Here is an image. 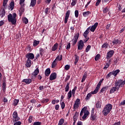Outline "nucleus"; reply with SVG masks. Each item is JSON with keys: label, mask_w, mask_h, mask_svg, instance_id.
<instances>
[{"label": "nucleus", "mask_w": 125, "mask_h": 125, "mask_svg": "<svg viewBox=\"0 0 125 125\" xmlns=\"http://www.w3.org/2000/svg\"><path fill=\"white\" fill-rule=\"evenodd\" d=\"M5 10L4 8H1L0 10V17L1 18H3L5 16Z\"/></svg>", "instance_id": "nucleus-12"}, {"label": "nucleus", "mask_w": 125, "mask_h": 125, "mask_svg": "<svg viewBox=\"0 0 125 125\" xmlns=\"http://www.w3.org/2000/svg\"><path fill=\"white\" fill-rule=\"evenodd\" d=\"M18 103H19V100H18V99H15L14 100L13 105L14 106H17V105H18Z\"/></svg>", "instance_id": "nucleus-36"}, {"label": "nucleus", "mask_w": 125, "mask_h": 125, "mask_svg": "<svg viewBox=\"0 0 125 125\" xmlns=\"http://www.w3.org/2000/svg\"><path fill=\"white\" fill-rule=\"evenodd\" d=\"M62 55H61V56H58L55 59H56V61H61V60H62Z\"/></svg>", "instance_id": "nucleus-41"}, {"label": "nucleus", "mask_w": 125, "mask_h": 125, "mask_svg": "<svg viewBox=\"0 0 125 125\" xmlns=\"http://www.w3.org/2000/svg\"><path fill=\"white\" fill-rule=\"evenodd\" d=\"M57 65V62H56V59L53 62L51 65V68H54Z\"/></svg>", "instance_id": "nucleus-28"}, {"label": "nucleus", "mask_w": 125, "mask_h": 125, "mask_svg": "<svg viewBox=\"0 0 125 125\" xmlns=\"http://www.w3.org/2000/svg\"><path fill=\"white\" fill-rule=\"evenodd\" d=\"M88 115H89V112L88 111V110H86L84 112V115L82 117L83 120H85V119L87 118V116H88Z\"/></svg>", "instance_id": "nucleus-21"}, {"label": "nucleus", "mask_w": 125, "mask_h": 125, "mask_svg": "<svg viewBox=\"0 0 125 125\" xmlns=\"http://www.w3.org/2000/svg\"><path fill=\"white\" fill-rule=\"evenodd\" d=\"M75 16L76 18L79 17V10H76L75 11Z\"/></svg>", "instance_id": "nucleus-52"}, {"label": "nucleus", "mask_w": 125, "mask_h": 125, "mask_svg": "<svg viewBox=\"0 0 125 125\" xmlns=\"http://www.w3.org/2000/svg\"><path fill=\"white\" fill-rule=\"evenodd\" d=\"M100 2H101V0H97V2L95 4L96 6H98V5L100 4Z\"/></svg>", "instance_id": "nucleus-64"}, {"label": "nucleus", "mask_w": 125, "mask_h": 125, "mask_svg": "<svg viewBox=\"0 0 125 125\" xmlns=\"http://www.w3.org/2000/svg\"><path fill=\"white\" fill-rule=\"evenodd\" d=\"M25 57L28 60H33L35 59V55L32 53H28L25 55Z\"/></svg>", "instance_id": "nucleus-8"}, {"label": "nucleus", "mask_w": 125, "mask_h": 125, "mask_svg": "<svg viewBox=\"0 0 125 125\" xmlns=\"http://www.w3.org/2000/svg\"><path fill=\"white\" fill-rule=\"evenodd\" d=\"M108 90V86H106L104 87H103L101 90V92H103L104 91H106Z\"/></svg>", "instance_id": "nucleus-43"}, {"label": "nucleus", "mask_w": 125, "mask_h": 125, "mask_svg": "<svg viewBox=\"0 0 125 125\" xmlns=\"http://www.w3.org/2000/svg\"><path fill=\"white\" fill-rule=\"evenodd\" d=\"M91 94H91V93H89L87 95L86 98H85V100H86V101H88V100L90 99V97L92 96Z\"/></svg>", "instance_id": "nucleus-30"}, {"label": "nucleus", "mask_w": 125, "mask_h": 125, "mask_svg": "<svg viewBox=\"0 0 125 125\" xmlns=\"http://www.w3.org/2000/svg\"><path fill=\"white\" fill-rule=\"evenodd\" d=\"M75 59L74 62V64L77 65V63L79 62V59H80V58L79 57V56L75 55Z\"/></svg>", "instance_id": "nucleus-29"}, {"label": "nucleus", "mask_w": 125, "mask_h": 125, "mask_svg": "<svg viewBox=\"0 0 125 125\" xmlns=\"http://www.w3.org/2000/svg\"><path fill=\"white\" fill-rule=\"evenodd\" d=\"M59 44H58V43H56L54 44L53 47H52L51 50L52 51H55L57 48H58Z\"/></svg>", "instance_id": "nucleus-20"}, {"label": "nucleus", "mask_w": 125, "mask_h": 125, "mask_svg": "<svg viewBox=\"0 0 125 125\" xmlns=\"http://www.w3.org/2000/svg\"><path fill=\"white\" fill-rule=\"evenodd\" d=\"M119 87L117 86L113 87L110 90V94H112V93H114L115 91H119Z\"/></svg>", "instance_id": "nucleus-16"}, {"label": "nucleus", "mask_w": 125, "mask_h": 125, "mask_svg": "<svg viewBox=\"0 0 125 125\" xmlns=\"http://www.w3.org/2000/svg\"><path fill=\"white\" fill-rule=\"evenodd\" d=\"M9 0H3V6L5 7L6 4H7V2H8Z\"/></svg>", "instance_id": "nucleus-53"}, {"label": "nucleus", "mask_w": 125, "mask_h": 125, "mask_svg": "<svg viewBox=\"0 0 125 125\" xmlns=\"http://www.w3.org/2000/svg\"><path fill=\"white\" fill-rule=\"evenodd\" d=\"M71 13L70 10H68L65 14V16L64 18V23L66 24L67 22H68V20L69 19V17L70 16V13Z\"/></svg>", "instance_id": "nucleus-9"}, {"label": "nucleus", "mask_w": 125, "mask_h": 125, "mask_svg": "<svg viewBox=\"0 0 125 125\" xmlns=\"http://www.w3.org/2000/svg\"><path fill=\"white\" fill-rule=\"evenodd\" d=\"M40 44V41L34 40L33 42V46H38Z\"/></svg>", "instance_id": "nucleus-31"}, {"label": "nucleus", "mask_w": 125, "mask_h": 125, "mask_svg": "<svg viewBox=\"0 0 125 125\" xmlns=\"http://www.w3.org/2000/svg\"><path fill=\"white\" fill-rule=\"evenodd\" d=\"M97 27H98V22H96L90 28V31L91 32H94Z\"/></svg>", "instance_id": "nucleus-11"}, {"label": "nucleus", "mask_w": 125, "mask_h": 125, "mask_svg": "<svg viewBox=\"0 0 125 125\" xmlns=\"http://www.w3.org/2000/svg\"><path fill=\"white\" fill-rule=\"evenodd\" d=\"M120 71H121L120 70V69H116L115 71L112 72V75L116 77V76H117V75H118V74H119Z\"/></svg>", "instance_id": "nucleus-25"}, {"label": "nucleus", "mask_w": 125, "mask_h": 125, "mask_svg": "<svg viewBox=\"0 0 125 125\" xmlns=\"http://www.w3.org/2000/svg\"><path fill=\"white\" fill-rule=\"evenodd\" d=\"M57 76V74H56V73L53 72L50 75L49 77V80L50 81H53V80H55L56 79V77Z\"/></svg>", "instance_id": "nucleus-14"}, {"label": "nucleus", "mask_w": 125, "mask_h": 125, "mask_svg": "<svg viewBox=\"0 0 125 125\" xmlns=\"http://www.w3.org/2000/svg\"><path fill=\"white\" fill-rule=\"evenodd\" d=\"M84 46V43H83V41L82 40H80L78 42V50H82Z\"/></svg>", "instance_id": "nucleus-7"}, {"label": "nucleus", "mask_w": 125, "mask_h": 125, "mask_svg": "<svg viewBox=\"0 0 125 125\" xmlns=\"http://www.w3.org/2000/svg\"><path fill=\"white\" fill-rule=\"evenodd\" d=\"M108 45H109L108 43H104L102 45V48H107L108 47Z\"/></svg>", "instance_id": "nucleus-39"}, {"label": "nucleus", "mask_w": 125, "mask_h": 125, "mask_svg": "<svg viewBox=\"0 0 125 125\" xmlns=\"http://www.w3.org/2000/svg\"><path fill=\"white\" fill-rule=\"evenodd\" d=\"M77 2H78V0H72L71 5L72 6H75L77 4Z\"/></svg>", "instance_id": "nucleus-37"}, {"label": "nucleus", "mask_w": 125, "mask_h": 125, "mask_svg": "<svg viewBox=\"0 0 125 125\" xmlns=\"http://www.w3.org/2000/svg\"><path fill=\"white\" fill-rule=\"evenodd\" d=\"M80 37V33H77L75 34L73 39L72 40L73 45H76L77 43V42H78V40H79V37Z\"/></svg>", "instance_id": "nucleus-5"}, {"label": "nucleus", "mask_w": 125, "mask_h": 125, "mask_svg": "<svg viewBox=\"0 0 125 125\" xmlns=\"http://www.w3.org/2000/svg\"><path fill=\"white\" fill-rule=\"evenodd\" d=\"M70 78H71V76L70 75H67L64 79V82L65 83L66 82H68V81L70 80Z\"/></svg>", "instance_id": "nucleus-49"}, {"label": "nucleus", "mask_w": 125, "mask_h": 125, "mask_svg": "<svg viewBox=\"0 0 125 125\" xmlns=\"http://www.w3.org/2000/svg\"><path fill=\"white\" fill-rule=\"evenodd\" d=\"M102 82H103V79L99 81L96 87L100 88V86H101V83H102Z\"/></svg>", "instance_id": "nucleus-46"}, {"label": "nucleus", "mask_w": 125, "mask_h": 125, "mask_svg": "<svg viewBox=\"0 0 125 125\" xmlns=\"http://www.w3.org/2000/svg\"><path fill=\"white\" fill-rule=\"evenodd\" d=\"M112 109H113V105H112V104H106L103 110L104 116H107L108 114H109L110 112L112 111Z\"/></svg>", "instance_id": "nucleus-2"}, {"label": "nucleus", "mask_w": 125, "mask_h": 125, "mask_svg": "<svg viewBox=\"0 0 125 125\" xmlns=\"http://www.w3.org/2000/svg\"><path fill=\"white\" fill-rule=\"evenodd\" d=\"M14 9V0H12L10 3V6H9L8 9L9 10H13Z\"/></svg>", "instance_id": "nucleus-19"}, {"label": "nucleus", "mask_w": 125, "mask_h": 125, "mask_svg": "<svg viewBox=\"0 0 125 125\" xmlns=\"http://www.w3.org/2000/svg\"><path fill=\"white\" fill-rule=\"evenodd\" d=\"M40 73V69H39V67H37L31 75V80H33V81H36V78L38 76V74Z\"/></svg>", "instance_id": "nucleus-3"}, {"label": "nucleus", "mask_w": 125, "mask_h": 125, "mask_svg": "<svg viewBox=\"0 0 125 125\" xmlns=\"http://www.w3.org/2000/svg\"><path fill=\"white\" fill-rule=\"evenodd\" d=\"M112 75H113V73H112V72H109V73L106 75V79L107 80H108V79H109V78L110 77H111Z\"/></svg>", "instance_id": "nucleus-54"}, {"label": "nucleus", "mask_w": 125, "mask_h": 125, "mask_svg": "<svg viewBox=\"0 0 125 125\" xmlns=\"http://www.w3.org/2000/svg\"><path fill=\"white\" fill-rule=\"evenodd\" d=\"M86 77H87V73L86 72H84L83 75V77L81 81L82 83H83V82L85 81V79H86Z\"/></svg>", "instance_id": "nucleus-27"}, {"label": "nucleus", "mask_w": 125, "mask_h": 125, "mask_svg": "<svg viewBox=\"0 0 125 125\" xmlns=\"http://www.w3.org/2000/svg\"><path fill=\"white\" fill-rule=\"evenodd\" d=\"M99 90V88L98 87H96L95 90L92 92H91V94H96L97 92H98V91Z\"/></svg>", "instance_id": "nucleus-32"}, {"label": "nucleus", "mask_w": 125, "mask_h": 125, "mask_svg": "<svg viewBox=\"0 0 125 125\" xmlns=\"http://www.w3.org/2000/svg\"><path fill=\"white\" fill-rule=\"evenodd\" d=\"M100 56H101L100 54H97L95 57V61H97L98 60H99L100 59Z\"/></svg>", "instance_id": "nucleus-48"}, {"label": "nucleus", "mask_w": 125, "mask_h": 125, "mask_svg": "<svg viewBox=\"0 0 125 125\" xmlns=\"http://www.w3.org/2000/svg\"><path fill=\"white\" fill-rule=\"evenodd\" d=\"M72 97V90H70L67 94V99L68 100H70L71 98Z\"/></svg>", "instance_id": "nucleus-33"}, {"label": "nucleus", "mask_w": 125, "mask_h": 125, "mask_svg": "<svg viewBox=\"0 0 125 125\" xmlns=\"http://www.w3.org/2000/svg\"><path fill=\"white\" fill-rule=\"evenodd\" d=\"M77 90V86H75L71 91V93L73 96H75V93Z\"/></svg>", "instance_id": "nucleus-38"}, {"label": "nucleus", "mask_w": 125, "mask_h": 125, "mask_svg": "<svg viewBox=\"0 0 125 125\" xmlns=\"http://www.w3.org/2000/svg\"><path fill=\"white\" fill-rule=\"evenodd\" d=\"M49 11V8L47 7L45 10H44V12L46 15H47V14H48V12Z\"/></svg>", "instance_id": "nucleus-59"}, {"label": "nucleus", "mask_w": 125, "mask_h": 125, "mask_svg": "<svg viewBox=\"0 0 125 125\" xmlns=\"http://www.w3.org/2000/svg\"><path fill=\"white\" fill-rule=\"evenodd\" d=\"M112 43L114 45L116 44V45L117 44H121V43H122V42H121V40H119L118 38H115L113 40Z\"/></svg>", "instance_id": "nucleus-10"}, {"label": "nucleus", "mask_w": 125, "mask_h": 125, "mask_svg": "<svg viewBox=\"0 0 125 125\" xmlns=\"http://www.w3.org/2000/svg\"><path fill=\"white\" fill-rule=\"evenodd\" d=\"M89 34V32H88L87 31H85L83 33V36L85 39H86L87 38V35Z\"/></svg>", "instance_id": "nucleus-47"}, {"label": "nucleus", "mask_w": 125, "mask_h": 125, "mask_svg": "<svg viewBox=\"0 0 125 125\" xmlns=\"http://www.w3.org/2000/svg\"><path fill=\"white\" fill-rule=\"evenodd\" d=\"M22 20H23V23H24V24H28V23L29 22V21L28 20V19H27V18H26V17L23 18Z\"/></svg>", "instance_id": "nucleus-42"}, {"label": "nucleus", "mask_w": 125, "mask_h": 125, "mask_svg": "<svg viewBox=\"0 0 125 125\" xmlns=\"http://www.w3.org/2000/svg\"><path fill=\"white\" fill-rule=\"evenodd\" d=\"M90 14H91V13L89 11L86 12H84L83 13V17H88V16L90 15Z\"/></svg>", "instance_id": "nucleus-22"}, {"label": "nucleus", "mask_w": 125, "mask_h": 125, "mask_svg": "<svg viewBox=\"0 0 125 125\" xmlns=\"http://www.w3.org/2000/svg\"><path fill=\"white\" fill-rule=\"evenodd\" d=\"M63 124H64V119L62 118L60 120L58 125H63Z\"/></svg>", "instance_id": "nucleus-40"}, {"label": "nucleus", "mask_w": 125, "mask_h": 125, "mask_svg": "<svg viewBox=\"0 0 125 125\" xmlns=\"http://www.w3.org/2000/svg\"><path fill=\"white\" fill-rule=\"evenodd\" d=\"M90 48H91V45H88L85 49V52H88L89 50H90Z\"/></svg>", "instance_id": "nucleus-45"}, {"label": "nucleus", "mask_w": 125, "mask_h": 125, "mask_svg": "<svg viewBox=\"0 0 125 125\" xmlns=\"http://www.w3.org/2000/svg\"><path fill=\"white\" fill-rule=\"evenodd\" d=\"M69 89H70V87L69 86H66L64 90L65 92H68L69 91Z\"/></svg>", "instance_id": "nucleus-62"}, {"label": "nucleus", "mask_w": 125, "mask_h": 125, "mask_svg": "<svg viewBox=\"0 0 125 125\" xmlns=\"http://www.w3.org/2000/svg\"><path fill=\"white\" fill-rule=\"evenodd\" d=\"M25 11L24 8H20V14H23V12Z\"/></svg>", "instance_id": "nucleus-58"}, {"label": "nucleus", "mask_w": 125, "mask_h": 125, "mask_svg": "<svg viewBox=\"0 0 125 125\" xmlns=\"http://www.w3.org/2000/svg\"><path fill=\"white\" fill-rule=\"evenodd\" d=\"M16 17H17V14H16V13H14L13 15L11 14H9L7 16L8 22L11 23L12 25H15V24H16L17 22Z\"/></svg>", "instance_id": "nucleus-1"}, {"label": "nucleus", "mask_w": 125, "mask_h": 125, "mask_svg": "<svg viewBox=\"0 0 125 125\" xmlns=\"http://www.w3.org/2000/svg\"><path fill=\"white\" fill-rule=\"evenodd\" d=\"M79 114H80V113L77 112H76L75 113V114L73 116V121H77L78 120V116H79Z\"/></svg>", "instance_id": "nucleus-24"}, {"label": "nucleus", "mask_w": 125, "mask_h": 125, "mask_svg": "<svg viewBox=\"0 0 125 125\" xmlns=\"http://www.w3.org/2000/svg\"><path fill=\"white\" fill-rule=\"evenodd\" d=\"M33 116H30L29 118H28V122L29 123V124H32V122H33Z\"/></svg>", "instance_id": "nucleus-50"}, {"label": "nucleus", "mask_w": 125, "mask_h": 125, "mask_svg": "<svg viewBox=\"0 0 125 125\" xmlns=\"http://www.w3.org/2000/svg\"><path fill=\"white\" fill-rule=\"evenodd\" d=\"M94 112H95V109L94 108H93L91 111V116H90V120L91 121H95L96 119V114L94 113Z\"/></svg>", "instance_id": "nucleus-6"}, {"label": "nucleus", "mask_w": 125, "mask_h": 125, "mask_svg": "<svg viewBox=\"0 0 125 125\" xmlns=\"http://www.w3.org/2000/svg\"><path fill=\"white\" fill-rule=\"evenodd\" d=\"M87 109V107L86 106H84L83 108L82 109L81 112H83V113H85L86 111H87L86 109Z\"/></svg>", "instance_id": "nucleus-56"}, {"label": "nucleus", "mask_w": 125, "mask_h": 125, "mask_svg": "<svg viewBox=\"0 0 125 125\" xmlns=\"http://www.w3.org/2000/svg\"><path fill=\"white\" fill-rule=\"evenodd\" d=\"M33 125H42V122H36L33 123Z\"/></svg>", "instance_id": "nucleus-63"}, {"label": "nucleus", "mask_w": 125, "mask_h": 125, "mask_svg": "<svg viewBox=\"0 0 125 125\" xmlns=\"http://www.w3.org/2000/svg\"><path fill=\"white\" fill-rule=\"evenodd\" d=\"M96 107L97 108H101V103L99 101L97 102L96 103Z\"/></svg>", "instance_id": "nucleus-44"}, {"label": "nucleus", "mask_w": 125, "mask_h": 125, "mask_svg": "<svg viewBox=\"0 0 125 125\" xmlns=\"http://www.w3.org/2000/svg\"><path fill=\"white\" fill-rule=\"evenodd\" d=\"M3 83H2V90L4 92H5V90L6 89V82L5 80V77H4V78H3Z\"/></svg>", "instance_id": "nucleus-15"}, {"label": "nucleus", "mask_w": 125, "mask_h": 125, "mask_svg": "<svg viewBox=\"0 0 125 125\" xmlns=\"http://www.w3.org/2000/svg\"><path fill=\"white\" fill-rule=\"evenodd\" d=\"M109 11V9H108V7H106L103 10L104 13H107Z\"/></svg>", "instance_id": "nucleus-55"}, {"label": "nucleus", "mask_w": 125, "mask_h": 125, "mask_svg": "<svg viewBox=\"0 0 125 125\" xmlns=\"http://www.w3.org/2000/svg\"><path fill=\"white\" fill-rule=\"evenodd\" d=\"M114 53H115V51L114 50H111L109 51V52L107 53L106 58L107 59H109V58H111L113 55H114Z\"/></svg>", "instance_id": "nucleus-13"}, {"label": "nucleus", "mask_w": 125, "mask_h": 125, "mask_svg": "<svg viewBox=\"0 0 125 125\" xmlns=\"http://www.w3.org/2000/svg\"><path fill=\"white\" fill-rule=\"evenodd\" d=\"M48 101H49V99H43L41 102L44 104H46V103H48Z\"/></svg>", "instance_id": "nucleus-34"}, {"label": "nucleus", "mask_w": 125, "mask_h": 125, "mask_svg": "<svg viewBox=\"0 0 125 125\" xmlns=\"http://www.w3.org/2000/svg\"><path fill=\"white\" fill-rule=\"evenodd\" d=\"M60 104H61V108L62 110H63L64 108H65V103H64V102H62V103H60Z\"/></svg>", "instance_id": "nucleus-51"}, {"label": "nucleus", "mask_w": 125, "mask_h": 125, "mask_svg": "<svg viewBox=\"0 0 125 125\" xmlns=\"http://www.w3.org/2000/svg\"><path fill=\"white\" fill-rule=\"evenodd\" d=\"M32 65V61L31 60H27L26 63H25V66L27 68H30Z\"/></svg>", "instance_id": "nucleus-18"}, {"label": "nucleus", "mask_w": 125, "mask_h": 125, "mask_svg": "<svg viewBox=\"0 0 125 125\" xmlns=\"http://www.w3.org/2000/svg\"><path fill=\"white\" fill-rule=\"evenodd\" d=\"M69 69H70V65L68 64L65 65L64 66V69L66 70V71H68Z\"/></svg>", "instance_id": "nucleus-60"}, {"label": "nucleus", "mask_w": 125, "mask_h": 125, "mask_svg": "<svg viewBox=\"0 0 125 125\" xmlns=\"http://www.w3.org/2000/svg\"><path fill=\"white\" fill-rule=\"evenodd\" d=\"M77 108H79V104L75 103L73 105V109H77Z\"/></svg>", "instance_id": "nucleus-61"}, {"label": "nucleus", "mask_w": 125, "mask_h": 125, "mask_svg": "<svg viewBox=\"0 0 125 125\" xmlns=\"http://www.w3.org/2000/svg\"><path fill=\"white\" fill-rule=\"evenodd\" d=\"M36 3H37V0H31L30 6L34 7L36 5Z\"/></svg>", "instance_id": "nucleus-26"}, {"label": "nucleus", "mask_w": 125, "mask_h": 125, "mask_svg": "<svg viewBox=\"0 0 125 125\" xmlns=\"http://www.w3.org/2000/svg\"><path fill=\"white\" fill-rule=\"evenodd\" d=\"M12 117L13 118V123H16V122H18V121H20V118L18 117V113L17 111L15 110L13 114Z\"/></svg>", "instance_id": "nucleus-4"}, {"label": "nucleus", "mask_w": 125, "mask_h": 125, "mask_svg": "<svg viewBox=\"0 0 125 125\" xmlns=\"http://www.w3.org/2000/svg\"><path fill=\"white\" fill-rule=\"evenodd\" d=\"M14 125H22V123L21 121H17L16 122H14Z\"/></svg>", "instance_id": "nucleus-57"}, {"label": "nucleus", "mask_w": 125, "mask_h": 125, "mask_svg": "<svg viewBox=\"0 0 125 125\" xmlns=\"http://www.w3.org/2000/svg\"><path fill=\"white\" fill-rule=\"evenodd\" d=\"M22 83H25L26 84H30L32 83V79H25L22 81Z\"/></svg>", "instance_id": "nucleus-17"}, {"label": "nucleus", "mask_w": 125, "mask_h": 125, "mask_svg": "<svg viewBox=\"0 0 125 125\" xmlns=\"http://www.w3.org/2000/svg\"><path fill=\"white\" fill-rule=\"evenodd\" d=\"M40 54L41 56H42L43 53H44V49H42V48H40L39 49Z\"/></svg>", "instance_id": "nucleus-35"}, {"label": "nucleus", "mask_w": 125, "mask_h": 125, "mask_svg": "<svg viewBox=\"0 0 125 125\" xmlns=\"http://www.w3.org/2000/svg\"><path fill=\"white\" fill-rule=\"evenodd\" d=\"M45 76L48 77L50 75V68H47L45 71Z\"/></svg>", "instance_id": "nucleus-23"}]
</instances>
